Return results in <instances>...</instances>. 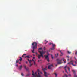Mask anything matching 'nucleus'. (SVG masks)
Returning <instances> with one entry per match:
<instances>
[{
	"mask_svg": "<svg viewBox=\"0 0 77 77\" xmlns=\"http://www.w3.org/2000/svg\"><path fill=\"white\" fill-rule=\"evenodd\" d=\"M19 61V60H16V63H18Z\"/></svg>",
	"mask_w": 77,
	"mask_h": 77,
	"instance_id": "obj_25",
	"label": "nucleus"
},
{
	"mask_svg": "<svg viewBox=\"0 0 77 77\" xmlns=\"http://www.w3.org/2000/svg\"><path fill=\"white\" fill-rule=\"evenodd\" d=\"M38 62H40V60H38Z\"/></svg>",
	"mask_w": 77,
	"mask_h": 77,
	"instance_id": "obj_45",
	"label": "nucleus"
},
{
	"mask_svg": "<svg viewBox=\"0 0 77 77\" xmlns=\"http://www.w3.org/2000/svg\"><path fill=\"white\" fill-rule=\"evenodd\" d=\"M66 57H68V58H69V56H67Z\"/></svg>",
	"mask_w": 77,
	"mask_h": 77,
	"instance_id": "obj_34",
	"label": "nucleus"
},
{
	"mask_svg": "<svg viewBox=\"0 0 77 77\" xmlns=\"http://www.w3.org/2000/svg\"><path fill=\"white\" fill-rule=\"evenodd\" d=\"M32 75L34 77H41V76L40 75L39 72H40V71L39 69H38L37 71H36L35 73L33 71H32Z\"/></svg>",
	"mask_w": 77,
	"mask_h": 77,
	"instance_id": "obj_1",
	"label": "nucleus"
},
{
	"mask_svg": "<svg viewBox=\"0 0 77 77\" xmlns=\"http://www.w3.org/2000/svg\"><path fill=\"white\" fill-rule=\"evenodd\" d=\"M67 53H68V54H71V52H70L69 51H67Z\"/></svg>",
	"mask_w": 77,
	"mask_h": 77,
	"instance_id": "obj_26",
	"label": "nucleus"
},
{
	"mask_svg": "<svg viewBox=\"0 0 77 77\" xmlns=\"http://www.w3.org/2000/svg\"><path fill=\"white\" fill-rule=\"evenodd\" d=\"M25 57H27V58H30V57L29 56H26Z\"/></svg>",
	"mask_w": 77,
	"mask_h": 77,
	"instance_id": "obj_22",
	"label": "nucleus"
},
{
	"mask_svg": "<svg viewBox=\"0 0 77 77\" xmlns=\"http://www.w3.org/2000/svg\"><path fill=\"white\" fill-rule=\"evenodd\" d=\"M64 63H66V61H64Z\"/></svg>",
	"mask_w": 77,
	"mask_h": 77,
	"instance_id": "obj_43",
	"label": "nucleus"
},
{
	"mask_svg": "<svg viewBox=\"0 0 77 77\" xmlns=\"http://www.w3.org/2000/svg\"><path fill=\"white\" fill-rule=\"evenodd\" d=\"M31 74H27L26 75V77H29V76H30V75Z\"/></svg>",
	"mask_w": 77,
	"mask_h": 77,
	"instance_id": "obj_17",
	"label": "nucleus"
},
{
	"mask_svg": "<svg viewBox=\"0 0 77 77\" xmlns=\"http://www.w3.org/2000/svg\"><path fill=\"white\" fill-rule=\"evenodd\" d=\"M46 41V40H45V42Z\"/></svg>",
	"mask_w": 77,
	"mask_h": 77,
	"instance_id": "obj_53",
	"label": "nucleus"
},
{
	"mask_svg": "<svg viewBox=\"0 0 77 77\" xmlns=\"http://www.w3.org/2000/svg\"><path fill=\"white\" fill-rule=\"evenodd\" d=\"M35 43H37V45H38V43H37V42H33L32 43V45L33 46H33H35V45H36Z\"/></svg>",
	"mask_w": 77,
	"mask_h": 77,
	"instance_id": "obj_8",
	"label": "nucleus"
},
{
	"mask_svg": "<svg viewBox=\"0 0 77 77\" xmlns=\"http://www.w3.org/2000/svg\"><path fill=\"white\" fill-rule=\"evenodd\" d=\"M40 50H42V48H40L38 49V52H39V51H40Z\"/></svg>",
	"mask_w": 77,
	"mask_h": 77,
	"instance_id": "obj_23",
	"label": "nucleus"
},
{
	"mask_svg": "<svg viewBox=\"0 0 77 77\" xmlns=\"http://www.w3.org/2000/svg\"><path fill=\"white\" fill-rule=\"evenodd\" d=\"M33 56H35V54H33Z\"/></svg>",
	"mask_w": 77,
	"mask_h": 77,
	"instance_id": "obj_51",
	"label": "nucleus"
},
{
	"mask_svg": "<svg viewBox=\"0 0 77 77\" xmlns=\"http://www.w3.org/2000/svg\"><path fill=\"white\" fill-rule=\"evenodd\" d=\"M67 67L68 68V70L69 72L70 71V68H69V67H68V66H67Z\"/></svg>",
	"mask_w": 77,
	"mask_h": 77,
	"instance_id": "obj_18",
	"label": "nucleus"
},
{
	"mask_svg": "<svg viewBox=\"0 0 77 77\" xmlns=\"http://www.w3.org/2000/svg\"><path fill=\"white\" fill-rule=\"evenodd\" d=\"M42 70L44 72V76L46 77H48L47 75V72H45L46 71H47V68H42Z\"/></svg>",
	"mask_w": 77,
	"mask_h": 77,
	"instance_id": "obj_2",
	"label": "nucleus"
},
{
	"mask_svg": "<svg viewBox=\"0 0 77 77\" xmlns=\"http://www.w3.org/2000/svg\"><path fill=\"white\" fill-rule=\"evenodd\" d=\"M32 65H33V64H30V65H29V66L30 67H31V66H32Z\"/></svg>",
	"mask_w": 77,
	"mask_h": 77,
	"instance_id": "obj_31",
	"label": "nucleus"
},
{
	"mask_svg": "<svg viewBox=\"0 0 77 77\" xmlns=\"http://www.w3.org/2000/svg\"><path fill=\"white\" fill-rule=\"evenodd\" d=\"M69 61V59H67V61Z\"/></svg>",
	"mask_w": 77,
	"mask_h": 77,
	"instance_id": "obj_46",
	"label": "nucleus"
},
{
	"mask_svg": "<svg viewBox=\"0 0 77 77\" xmlns=\"http://www.w3.org/2000/svg\"><path fill=\"white\" fill-rule=\"evenodd\" d=\"M40 61H41V60H40Z\"/></svg>",
	"mask_w": 77,
	"mask_h": 77,
	"instance_id": "obj_57",
	"label": "nucleus"
},
{
	"mask_svg": "<svg viewBox=\"0 0 77 77\" xmlns=\"http://www.w3.org/2000/svg\"><path fill=\"white\" fill-rule=\"evenodd\" d=\"M36 55L37 56H38V54H38V53H37V52L36 53Z\"/></svg>",
	"mask_w": 77,
	"mask_h": 77,
	"instance_id": "obj_32",
	"label": "nucleus"
},
{
	"mask_svg": "<svg viewBox=\"0 0 77 77\" xmlns=\"http://www.w3.org/2000/svg\"><path fill=\"white\" fill-rule=\"evenodd\" d=\"M62 55H60V56H62Z\"/></svg>",
	"mask_w": 77,
	"mask_h": 77,
	"instance_id": "obj_50",
	"label": "nucleus"
},
{
	"mask_svg": "<svg viewBox=\"0 0 77 77\" xmlns=\"http://www.w3.org/2000/svg\"><path fill=\"white\" fill-rule=\"evenodd\" d=\"M51 44H52V47H54L55 46V44H53V43H51Z\"/></svg>",
	"mask_w": 77,
	"mask_h": 77,
	"instance_id": "obj_20",
	"label": "nucleus"
},
{
	"mask_svg": "<svg viewBox=\"0 0 77 77\" xmlns=\"http://www.w3.org/2000/svg\"><path fill=\"white\" fill-rule=\"evenodd\" d=\"M57 56H59V53H57Z\"/></svg>",
	"mask_w": 77,
	"mask_h": 77,
	"instance_id": "obj_38",
	"label": "nucleus"
},
{
	"mask_svg": "<svg viewBox=\"0 0 77 77\" xmlns=\"http://www.w3.org/2000/svg\"><path fill=\"white\" fill-rule=\"evenodd\" d=\"M44 57L45 59H47V61L49 62V58H48V55H45Z\"/></svg>",
	"mask_w": 77,
	"mask_h": 77,
	"instance_id": "obj_6",
	"label": "nucleus"
},
{
	"mask_svg": "<svg viewBox=\"0 0 77 77\" xmlns=\"http://www.w3.org/2000/svg\"><path fill=\"white\" fill-rule=\"evenodd\" d=\"M20 59H19V60H20V61H21L22 60H23V58H21V57H20Z\"/></svg>",
	"mask_w": 77,
	"mask_h": 77,
	"instance_id": "obj_16",
	"label": "nucleus"
},
{
	"mask_svg": "<svg viewBox=\"0 0 77 77\" xmlns=\"http://www.w3.org/2000/svg\"><path fill=\"white\" fill-rule=\"evenodd\" d=\"M51 43H49L50 45H51Z\"/></svg>",
	"mask_w": 77,
	"mask_h": 77,
	"instance_id": "obj_44",
	"label": "nucleus"
},
{
	"mask_svg": "<svg viewBox=\"0 0 77 77\" xmlns=\"http://www.w3.org/2000/svg\"><path fill=\"white\" fill-rule=\"evenodd\" d=\"M66 67H67V65H66L64 68L65 69V72H66L67 74H68V72H67V70L66 69Z\"/></svg>",
	"mask_w": 77,
	"mask_h": 77,
	"instance_id": "obj_11",
	"label": "nucleus"
},
{
	"mask_svg": "<svg viewBox=\"0 0 77 77\" xmlns=\"http://www.w3.org/2000/svg\"><path fill=\"white\" fill-rule=\"evenodd\" d=\"M40 73L41 74H42V72H41Z\"/></svg>",
	"mask_w": 77,
	"mask_h": 77,
	"instance_id": "obj_41",
	"label": "nucleus"
},
{
	"mask_svg": "<svg viewBox=\"0 0 77 77\" xmlns=\"http://www.w3.org/2000/svg\"><path fill=\"white\" fill-rule=\"evenodd\" d=\"M26 63H27V61H26Z\"/></svg>",
	"mask_w": 77,
	"mask_h": 77,
	"instance_id": "obj_48",
	"label": "nucleus"
},
{
	"mask_svg": "<svg viewBox=\"0 0 77 77\" xmlns=\"http://www.w3.org/2000/svg\"><path fill=\"white\" fill-rule=\"evenodd\" d=\"M16 66H17V67H18V64H16Z\"/></svg>",
	"mask_w": 77,
	"mask_h": 77,
	"instance_id": "obj_37",
	"label": "nucleus"
},
{
	"mask_svg": "<svg viewBox=\"0 0 77 77\" xmlns=\"http://www.w3.org/2000/svg\"><path fill=\"white\" fill-rule=\"evenodd\" d=\"M35 46H34L33 47V50L32 51V52L33 53H35V52L34 51H35V49L36 48H37V43H35Z\"/></svg>",
	"mask_w": 77,
	"mask_h": 77,
	"instance_id": "obj_5",
	"label": "nucleus"
},
{
	"mask_svg": "<svg viewBox=\"0 0 77 77\" xmlns=\"http://www.w3.org/2000/svg\"><path fill=\"white\" fill-rule=\"evenodd\" d=\"M33 59H35V57H33Z\"/></svg>",
	"mask_w": 77,
	"mask_h": 77,
	"instance_id": "obj_39",
	"label": "nucleus"
},
{
	"mask_svg": "<svg viewBox=\"0 0 77 77\" xmlns=\"http://www.w3.org/2000/svg\"><path fill=\"white\" fill-rule=\"evenodd\" d=\"M54 47H53L52 48H51V50H54Z\"/></svg>",
	"mask_w": 77,
	"mask_h": 77,
	"instance_id": "obj_19",
	"label": "nucleus"
},
{
	"mask_svg": "<svg viewBox=\"0 0 77 77\" xmlns=\"http://www.w3.org/2000/svg\"><path fill=\"white\" fill-rule=\"evenodd\" d=\"M63 72H64V71H63Z\"/></svg>",
	"mask_w": 77,
	"mask_h": 77,
	"instance_id": "obj_52",
	"label": "nucleus"
},
{
	"mask_svg": "<svg viewBox=\"0 0 77 77\" xmlns=\"http://www.w3.org/2000/svg\"><path fill=\"white\" fill-rule=\"evenodd\" d=\"M54 74L55 75V77H57V74H56V73H54Z\"/></svg>",
	"mask_w": 77,
	"mask_h": 77,
	"instance_id": "obj_29",
	"label": "nucleus"
},
{
	"mask_svg": "<svg viewBox=\"0 0 77 77\" xmlns=\"http://www.w3.org/2000/svg\"><path fill=\"white\" fill-rule=\"evenodd\" d=\"M48 55H50V54H48V55H47V56H48Z\"/></svg>",
	"mask_w": 77,
	"mask_h": 77,
	"instance_id": "obj_42",
	"label": "nucleus"
},
{
	"mask_svg": "<svg viewBox=\"0 0 77 77\" xmlns=\"http://www.w3.org/2000/svg\"><path fill=\"white\" fill-rule=\"evenodd\" d=\"M75 64H77V62H75Z\"/></svg>",
	"mask_w": 77,
	"mask_h": 77,
	"instance_id": "obj_47",
	"label": "nucleus"
},
{
	"mask_svg": "<svg viewBox=\"0 0 77 77\" xmlns=\"http://www.w3.org/2000/svg\"><path fill=\"white\" fill-rule=\"evenodd\" d=\"M75 54H77V51L75 52Z\"/></svg>",
	"mask_w": 77,
	"mask_h": 77,
	"instance_id": "obj_40",
	"label": "nucleus"
},
{
	"mask_svg": "<svg viewBox=\"0 0 77 77\" xmlns=\"http://www.w3.org/2000/svg\"><path fill=\"white\" fill-rule=\"evenodd\" d=\"M39 53H40V54H42L43 55L45 53V52L43 51V50H42V51H39Z\"/></svg>",
	"mask_w": 77,
	"mask_h": 77,
	"instance_id": "obj_10",
	"label": "nucleus"
},
{
	"mask_svg": "<svg viewBox=\"0 0 77 77\" xmlns=\"http://www.w3.org/2000/svg\"><path fill=\"white\" fill-rule=\"evenodd\" d=\"M21 75H22V76H24V74H23V73H21Z\"/></svg>",
	"mask_w": 77,
	"mask_h": 77,
	"instance_id": "obj_30",
	"label": "nucleus"
},
{
	"mask_svg": "<svg viewBox=\"0 0 77 77\" xmlns=\"http://www.w3.org/2000/svg\"><path fill=\"white\" fill-rule=\"evenodd\" d=\"M56 66H57V65H56Z\"/></svg>",
	"mask_w": 77,
	"mask_h": 77,
	"instance_id": "obj_56",
	"label": "nucleus"
},
{
	"mask_svg": "<svg viewBox=\"0 0 77 77\" xmlns=\"http://www.w3.org/2000/svg\"><path fill=\"white\" fill-rule=\"evenodd\" d=\"M43 49H44V50H45V47H44Z\"/></svg>",
	"mask_w": 77,
	"mask_h": 77,
	"instance_id": "obj_33",
	"label": "nucleus"
},
{
	"mask_svg": "<svg viewBox=\"0 0 77 77\" xmlns=\"http://www.w3.org/2000/svg\"><path fill=\"white\" fill-rule=\"evenodd\" d=\"M32 61L34 62V65H35L36 66H37V65H36V62H35V61H34V60H33V59H32Z\"/></svg>",
	"mask_w": 77,
	"mask_h": 77,
	"instance_id": "obj_14",
	"label": "nucleus"
},
{
	"mask_svg": "<svg viewBox=\"0 0 77 77\" xmlns=\"http://www.w3.org/2000/svg\"><path fill=\"white\" fill-rule=\"evenodd\" d=\"M26 54H23V55H22V57H24V56H26Z\"/></svg>",
	"mask_w": 77,
	"mask_h": 77,
	"instance_id": "obj_21",
	"label": "nucleus"
},
{
	"mask_svg": "<svg viewBox=\"0 0 77 77\" xmlns=\"http://www.w3.org/2000/svg\"><path fill=\"white\" fill-rule=\"evenodd\" d=\"M75 58L76 59V58H75Z\"/></svg>",
	"mask_w": 77,
	"mask_h": 77,
	"instance_id": "obj_55",
	"label": "nucleus"
},
{
	"mask_svg": "<svg viewBox=\"0 0 77 77\" xmlns=\"http://www.w3.org/2000/svg\"><path fill=\"white\" fill-rule=\"evenodd\" d=\"M18 69L20 71H21V69H22V66L21 65L18 68Z\"/></svg>",
	"mask_w": 77,
	"mask_h": 77,
	"instance_id": "obj_13",
	"label": "nucleus"
},
{
	"mask_svg": "<svg viewBox=\"0 0 77 77\" xmlns=\"http://www.w3.org/2000/svg\"><path fill=\"white\" fill-rule=\"evenodd\" d=\"M55 77H57V76H55Z\"/></svg>",
	"mask_w": 77,
	"mask_h": 77,
	"instance_id": "obj_58",
	"label": "nucleus"
},
{
	"mask_svg": "<svg viewBox=\"0 0 77 77\" xmlns=\"http://www.w3.org/2000/svg\"><path fill=\"white\" fill-rule=\"evenodd\" d=\"M24 67L25 69H26V71H28L29 72V73H30V71H29V68H27V67H26V66L24 65Z\"/></svg>",
	"mask_w": 77,
	"mask_h": 77,
	"instance_id": "obj_9",
	"label": "nucleus"
},
{
	"mask_svg": "<svg viewBox=\"0 0 77 77\" xmlns=\"http://www.w3.org/2000/svg\"><path fill=\"white\" fill-rule=\"evenodd\" d=\"M65 59V58H63V59L62 60H59V59H57V64H62V62H62V60H63V61H64V60Z\"/></svg>",
	"mask_w": 77,
	"mask_h": 77,
	"instance_id": "obj_3",
	"label": "nucleus"
},
{
	"mask_svg": "<svg viewBox=\"0 0 77 77\" xmlns=\"http://www.w3.org/2000/svg\"><path fill=\"white\" fill-rule=\"evenodd\" d=\"M21 63H20V62L19 63V64H21Z\"/></svg>",
	"mask_w": 77,
	"mask_h": 77,
	"instance_id": "obj_49",
	"label": "nucleus"
},
{
	"mask_svg": "<svg viewBox=\"0 0 77 77\" xmlns=\"http://www.w3.org/2000/svg\"><path fill=\"white\" fill-rule=\"evenodd\" d=\"M68 75H69V76H70V77H71V74H69Z\"/></svg>",
	"mask_w": 77,
	"mask_h": 77,
	"instance_id": "obj_35",
	"label": "nucleus"
},
{
	"mask_svg": "<svg viewBox=\"0 0 77 77\" xmlns=\"http://www.w3.org/2000/svg\"><path fill=\"white\" fill-rule=\"evenodd\" d=\"M51 66L53 67V64H51L50 65L48 66V69H51Z\"/></svg>",
	"mask_w": 77,
	"mask_h": 77,
	"instance_id": "obj_12",
	"label": "nucleus"
},
{
	"mask_svg": "<svg viewBox=\"0 0 77 77\" xmlns=\"http://www.w3.org/2000/svg\"><path fill=\"white\" fill-rule=\"evenodd\" d=\"M51 56L52 59H53V58H54V57H53V55L51 54Z\"/></svg>",
	"mask_w": 77,
	"mask_h": 77,
	"instance_id": "obj_28",
	"label": "nucleus"
},
{
	"mask_svg": "<svg viewBox=\"0 0 77 77\" xmlns=\"http://www.w3.org/2000/svg\"><path fill=\"white\" fill-rule=\"evenodd\" d=\"M38 59H40L41 57H44V56H43V55H42V54H40V55H39V54H38Z\"/></svg>",
	"mask_w": 77,
	"mask_h": 77,
	"instance_id": "obj_7",
	"label": "nucleus"
},
{
	"mask_svg": "<svg viewBox=\"0 0 77 77\" xmlns=\"http://www.w3.org/2000/svg\"><path fill=\"white\" fill-rule=\"evenodd\" d=\"M47 42H48V41H46V43H45V44H47Z\"/></svg>",
	"mask_w": 77,
	"mask_h": 77,
	"instance_id": "obj_36",
	"label": "nucleus"
},
{
	"mask_svg": "<svg viewBox=\"0 0 77 77\" xmlns=\"http://www.w3.org/2000/svg\"><path fill=\"white\" fill-rule=\"evenodd\" d=\"M55 56H56V54H55Z\"/></svg>",
	"mask_w": 77,
	"mask_h": 77,
	"instance_id": "obj_54",
	"label": "nucleus"
},
{
	"mask_svg": "<svg viewBox=\"0 0 77 77\" xmlns=\"http://www.w3.org/2000/svg\"><path fill=\"white\" fill-rule=\"evenodd\" d=\"M59 51L60 52V53H61V54H62V55H63V53H62V51Z\"/></svg>",
	"mask_w": 77,
	"mask_h": 77,
	"instance_id": "obj_24",
	"label": "nucleus"
},
{
	"mask_svg": "<svg viewBox=\"0 0 77 77\" xmlns=\"http://www.w3.org/2000/svg\"><path fill=\"white\" fill-rule=\"evenodd\" d=\"M64 76H65V77H68V75H67L66 74H64Z\"/></svg>",
	"mask_w": 77,
	"mask_h": 77,
	"instance_id": "obj_27",
	"label": "nucleus"
},
{
	"mask_svg": "<svg viewBox=\"0 0 77 77\" xmlns=\"http://www.w3.org/2000/svg\"><path fill=\"white\" fill-rule=\"evenodd\" d=\"M27 60H28V61H29V63L31 64V62H32V60H29V59H28Z\"/></svg>",
	"mask_w": 77,
	"mask_h": 77,
	"instance_id": "obj_15",
	"label": "nucleus"
},
{
	"mask_svg": "<svg viewBox=\"0 0 77 77\" xmlns=\"http://www.w3.org/2000/svg\"><path fill=\"white\" fill-rule=\"evenodd\" d=\"M73 62H74V60H72L69 62L67 64L68 65H73V66H76V65L75 64H73Z\"/></svg>",
	"mask_w": 77,
	"mask_h": 77,
	"instance_id": "obj_4",
	"label": "nucleus"
}]
</instances>
